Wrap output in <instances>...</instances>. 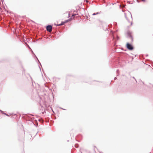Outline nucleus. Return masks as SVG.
<instances>
[{
    "instance_id": "1",
    "label": "nucleus",
    "mask_w": 153,
    "mask_h": 153,
    "mask_svg": "<svg viewBox=\"0 0 153 153\" xmlns=\"http://www.w3.org/2000/svg\"><path fill=\"white\" fill-rule=\"evenodd\" d=\"M127 48L129 50H131L133 49V46L129 43H127L126 44Z\"/></svg>"
},
{
    "instance_id": "2",
    "label": "nucleus",
    "mask_w": 153,
    "mask_h": 153,
    "mask_svg": "<svg viewBox=\"0 0 153 153\" xmlns=\"http://www.w3.org/2000/svg\"><path fill=\"white\" fill-rule=\"evenodd\" d=\"M47 30L49 32H51L52 30V26L51 25H48L46 27Z\"/></svg>"
},
{
    "instance_id": "3",
    "label": "nucleus",
    "mask_w": 153,
    "mask_h": 153,
    "mask_svg": "<svg viewBox=\"0 0 153 153\" xmlns=\"http://www.w3.org/2000/svg\"><path fill=\"white\" fill-rule=\"evenodd\" d=\"M128 36V38H130L132 41H133V38L131 35V33L130 31H128L127 32Z\"/></svg>"
},
{
    "instance_id": "4",
    "label": "nucleus",
    "mask_w": 153,
    "mask_h": 153,
    "mask_svg": "<svg viewBox=\"0 0 153 153\" xmlns=\"http://www.w3.org/2000/svg\"><path fill=\"white\" fill-rule=\"evenodd\" d=\"M64 24V22H62V23L61 24H59V25H57V26L62 25H63Z\"/></svg>"
},
{
    "instance_id": "5",
    "label": "nucleus",
    "mask_w": 153,
    "mask_h": 153,
    "mask_svg": "<svg viewBox=\"0 0 153 153\" xmlns=\"http://www.w3.org/2000/svg\"><path fill=\"white\" fill-rule=\"evenodd\" d=\"M71 20L70 19H68V20H66L65 21V22H64L65 23H67V22L69 21H70Z\"/></svg>"
},
{
    "instance_id": "6",
    "label": "nucleus",
    "mask_w": 153,
    "mask_h": 153,
    "mask_svg": "<svg viewBox=\"0 0 153 153\" xmlns=\"http://www.w3.org/2000/svg\"><path fill=\"white\" fill-rule=\"evenodd\" d=\"M76 14H73L72 15V16L74 17L76 16Z\"/></svg>"
},
{
    "instance_id": "7",
    "label": "nucleus",
    "mask_w": 153,
    "mask_h": 153,
    "mask_svg": "<svg viewBox=\"0 0 153 153\" xmlns=\"http://www.w3.org/2000/svg\"><path fill=\"white\" fill-rule=\"evenodd\" d=\"M125 17L126 18V19L128 21V19H127V18L126 17V14H125Z\"/></svg>"
},
{
    "instance_id": "8",
    "label": "nucleus",
    "mask_w": 153,
    "mask_h": 153,
    "mask_svg": "<svg viewBox=\"0 0 153 153\" xmlns=\"http://www.w3.org/2000/svg\"><path fill=\"white\" fill-rule=\"evenodd\" d=\"M3 114H4L5 115H7V114L5 113H3Z\"/></svg>"
},
{
    "instance_id": "9",
    "label": "nucleus",
    "mask_w": 153,
    "mask_h": 153,
    "mask_svg": "<svg viewBox=\"0 0 153 153\" xmlns=\"http://www.w3.org/2000/svg\"><path fill=\"white\" fill-rule=\"evenodd\" d=\"M99 13H99V12H97V13H96V15H97V14H99Z\"/></svg>"
},
{
    "instance_id": "10",
    "label": "nucleus",
    "mask_w": 153,
    "mask_h": 153,
    "mask_svg": "<svg viewBox=\"0 0 153 153\" xmlns=\"http://www.w3.org/2000/svg\"><path fill=\"white\" fill-rule=\"evenodd\" d=\"M119 39V37L118 36H117V39L118 40Z\"/></svg>"
},
{
    "instance_id": "11",
    "label": "nucleus",
    "mask_w": 153,
    "mask_h": 153,
    "mask_svg": "<svg viewBox=\"0 0 153 153\" xmlns=\"http://www.w3.org/2000/svg\"><path fill=\"white\" fill-rule=\"evenodd\" d=\"M0 111H1V112L3 114V113H4V112H3V111H2L0 110Z\"/></svg>"
},
{
    "instance_id": "12",
    "label": "nucleus",
    "mask_w": 153,
    "mask_h": 153,
    "mask_svg": "<svg viewBox=\"0 0 153 153\" xmlns=\"http://www.w3.org/2000/svg\"><path fill=\"white\" fill-rule=\"evenodd\" d=\"M75 147H76V148H77V147H78V146H76V145H75Z\"/></svg>"
},
{
    "instance_id": "13",
    "label": "nucleus",
    "mask_w": 153,
    "mask_h": 153,
    "mask_svg": "<svg viewBox=\"0 0 153 153\" xmlns=\"http://www.w3.org/2000/svg\"><path fill=\"white\" fill-rule=\"evenodd\" d=\"M96 15V13H94L93 14V15Z\"/></svg>"
},
{
    "instance_id": "14",
    "label": "nucleus",
    "mask_w": 153,
    "mask_h": 153,
    "mask_svg": "<svg viewBox=\"0 0 153 153\" xmlns=\"http://www.w3.org/2000/svg\"><path fill=\"white\" fill-rule=\"evenodd\" d=\"M142 0V1H145V0Z\"/></svg>"
},
{
    "instance_id": "15",
    "label": "nucleus",
    "mask_w": 153,
    "mask_h": 153,
    "mask_svg": "<svg viewBox=\"0 0 153 153\" xmlns=\"http://www.w3.org/2000/svg\"><path fill=\"white\" fill-rule=\"evenodd\" d=\"M116 79V77H115L114 79Z\"/></svg>"
},
{
    "instance_id": "16",
    "label": "nucleus",
    "mask_w": 153,
    "mask_h": 153,
    "mask_svg": "<svg viewBox=\"0 0 153 153\" xmlns=\"http://www.w3.org/2000/svg\"><path fill=\"white\" fill-rule=\"evenodd\" d=\"M131 25H132V22H131Z\"/></svg>"
},
{
    "instance_id": "17",
    "label": "nucleus",
    "mask_w": 153,
    "mask_h": 153,
    "mask_svg": "<svg viewBox=\"0 0 153 153\" xmlns=\"http://www.w3.org/2000/svg\"><path fill=\"white\" fill-rule=\"evenodd\" d=\"M117 72H118V70H117Z\"/></svg>"
},
{
    "instance_id": "18",
    "label": "nucleus",
    "mask_w": 153,
    "mask_h": 153,
    "mask_svg": "<svg viewBox=\"0 0 153 153\" xmlns=\"http://www.w3.org/2000/svg\"><path fill=\"white\" fill-rule=\"evenodd\" d=\"M131 17H132V16H131Z\"/></svg>"
},
{
    "instance_id": "19",
    "label": "nucleus",
    "mask_w": 153,
    "mask_h": 153,
    "mask_svg": "<svg viewBox=\"0 0 153 153\" xmlns=\"http://www.w3.org/2000/svg\"><path fill=\"white\" fill-rule=\"evenodd\" d=\"M113 39H114V37H113Z\"/></svg>"
},
{
    "instance_id": "20",
    "label": "nucleus",
    "mask_w": 153,
    "mask_h": 153,
    "mask_svg": "<svg viewBox=\"0 0 153 153\" xmlns=\"http://www.w3.org/2000/svg\"><path fill=\"white\" fill-rule=\"evenodd\" d=\"M7 116H8V114H7Z\"/></svg>"
}]
</instances>
